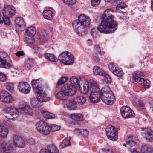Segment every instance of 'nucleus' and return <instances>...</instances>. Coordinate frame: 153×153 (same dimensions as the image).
Wrapping results in <instances>:
<instances>
[{
	"label": "nucleus",
	"instance_id": "obj_1",
	"mask_svg": "<svg viewBox=\"0 0 153 153\" xmlns=\"http://www.w3.org/2000/svg\"><path fill=\"white\" fill-rule=\"evenodd\" d=\"M114 12L111 9L106 10L102 15L101 25L97 27L98 30L101 33H109L114 32L117 29L118 24L114 19V16L111 13Z\"/></svg>",
	"mask_w": 153,
	"mask_h": 153
},
{
	"label": "nucleus",
	"instance_id": "obj_2",
	"mask_svg": "<svg viewBox=\"0 0 153 153\" xmlns=\"http://www.w3.org/2000/svg\"><path fill=\"white\" fill-rule=\"evenodd\" d=\"M78 18V20L73 21L72 26L78 34L83 35L86 34L87 28L90 24L91 20L88 17L84 15H80Z\"/></svg>",
	"mask_w": 153,
	"mask_h": 153
},
{
	"label": "nucleus",
	"instance_id": "obj_3",
	"mask_svg": "<svg viewBox=\"0 0 153 153\" xmlns=\"http://www.w3.org/2000/svg\"><path fill=\"white\" fill-rule=\"evenodd\" d=\"M86 101V98L83 96H77L69 100L64 101L63 104L70 110H75L77 109L76 105H82Z\"/></svg>",
	"mask_w": 153,
	"mask_h": 153
},
{
	"label": "nucleus",
	"instance_id": "obj_4",
	"mask_svg": "<svg viewBox=\"0 0 153 153\" xmlns=\"http://www.w3.org/2000/svg\"><path fill=\"white\" fill-rule=\"evenodd\" d=\"M3 19L5 25H9L10 23L9 18L14 16L16 10L13 6L8 5L5 7L2 10Z\"/></svg>",
	"mask_w": 153,
	"mask_h": 153
},
{
	"label": "nucleus",
	"instance_id": "obj_5",
	"mask_svg": "<svg viewBox=\"0 0 153 153\" xmlns=\"http://www.w3.org/2000/svg\"><path fill=\"white\" fill-rule=\"evenodd\" d=\"M143 73L140 71H136L133 74V82L134 83L135 82H140L143 84V87L145 89L149 88L150 86V81L140 77L143 76Z\"/></svg>",
	"mask_w": 153,
	"mask_h": 153
},
{
	"label": "nucleus",
	"instance_id": "obj_6",
	"mask_svg": "<svg viewBox=\"0 0 153 153\" xmlns=\"http://www.w3.org/2000/svg\"><path fill=\"white\" fill-rule=\"evenodd\" d=\"M58 59L65 65H70L74 62V58L72 55L68 51L62 53L59 55Z\"/></svg>",
	"mask_w": 153,
	"mask_h": 153
},
{
	"label": "nucleus",
	"instance_id": "obj_7",
	"mask_svg": "<svg viewBox=\"0 0 153 153\" xmlns=\"http://www.w3.org/2000/svg\"><path fill=\"white\" fill-rule=\"evenodd\" d=\"M36 126L38 131L42 134L47 135L51 132L50 126L43 121L40 120L37 122Z\"/></svg>",
	"mask_w": 153,
	"mask_h": 153
},
{
	"label": "nucleus",
	"instance_id": "obj_8",
	"mask_svg": "<svg viewBox=\"0 0 153 153\" xmlns=\"http://www.w3.org/2000/svg\"><path fill=\"white\" fill-rule=\"evenodd\" d=\"M106 132L108 138L112 141H115L118 138L117 132L114 126H108L106 128Z\"/></svg>",
	"mask_w": 153,
	"mask_h": 153
},
{
	"label": "nucleus",
	"instance_id": "obj_9",
	"mask_svg": "<svg viewBox=\"0 0 153 153\" xmlns=\"http://www.w3.org/2000/svg\"><path fill=\"white\" fill-rule=\"evenodd\" d=\"M9 58V56L6 53L0 52V67L7 69H9L11 67V63L7 62Z\"/></svg>",
	"mask_w": 153,
	"mask_h": 153
},
{
	"label": "nucleus",
	"instance_id": "obj_10",
	"mask_svg": "<svg viewBox=\"0 0 153 153\" xmlns=\"http://www.w3.org/2000/svg\"><path fill=\"white\" fill-rule=\"evenodd\" d=\"M120 111L121 115L125 119L133 118L135 116L133 111L127 106L122 107Z\"/></svg>",
	"mask_w": 153,
	"mask_h": 153
},
{
	"label": "nucleus",
	"instance_id": "obj_11",
	"mask_svg": "<svg viewBox=\"0 0 153 153\" xmlns=\"http://www.w3.org/2000/svg\"><path fill=\"white\" fill-rule=\"evenodd\" d=\"M4 113L8 114V117L9 119H14L19 115L18 109L11 107H7L3 110Z\"/></svg>",
	"mask_w": 153,
	"mask_h": 153
},
{
	"label": "nucleus",
	"instance_id": "obj_12",
	"mask_svg": "<svg viewBox=\"0 0 153 153\" xmlns=\"http://www.w3.org/2000/svg\"><path fill=\"white\" fill-rule=\"evenodd\" d=\"M13 144L14 145L18 148L24 147L25 143L22 137L17 134H14L12 137Z\"/></svg>",
	"mask_w": 153,
	"mask_h": 153
},
{
	"label": "nucleus",
	"instance_id": "obj_13",
	"mask_svg": "<svg viewBox=\"0 0 153 153\" xmlns=\"http://www.w3.org/2000/svg\"><path fill=\"white\" fill-rule=\"evenodd\" d=\"M108 94H105L104 95H101V99L105 103L111 105H112L115 101V97L112 92L110 94L111 96H109Z\"/></svg>",
	"mask_w": 153,
	"mask_h": 153
},
{
	"label": "nucleus",
	"instance_id": "obj_14",
	"mask_svg": "<svg viewBox=\"0 0 153 153\" xmlns=\"http://www.w3.org/2000/svg\"><path fill=\"white\" fill-rule=\"evenodd\" d=\"M18 88L19 91L23 93H28L30 90V87L26 82L20 81L18 83Z\"/></svg>",
	"mask_w": 153,
	"mask_h": 153
},
{
	"label": "nucleus",
	"instance_id": "obj_15",
	"mask_svg": "<svg viewBox=\"0 0 153 153\" xmlns=\"http://www.w3.org/2000/svg\"><path fill=\"white\" fill-rule=\"evenodd\" d=\"M35 93H36L37 97L42 103L51 99V97L48 96L43 90V88H40V90L38 91V92H35Z\"/></svg>",
	"mask_w": 153,
	"mask_h": 153
},
{
	"label": "nucleus",
	"instance_id": "obj_16",
	"mask_svg": "<svg viewBox=\"0 0 153 153\" xmlns=\"http://www.w3.org/2000/svg\"><path fill=\"white\" fill-rule=\"evenodd\" d=\"M63 87L69 96H72L74 95L76 92L77 88L74 85L66 84Z\"/></svg>",
	"mask_w": 153,
	"mask_h": 153
},
{
	"label": "nucleus",
	"instance_id": "obj_17",
	"mask_svg": "<svg viewBox=\"0 0 153 153\" xmlns=\"http://www.w3.org/2000/svg\"><path fill=\"white\" fill-rule=\"evenodd\" d=\"M1 100L2 102L7 103L12 102L13 100L12 96L7 91L2 92L1 93Z\"/></svg>",
	"mask_w": 153,
	"mask_h": 153
},
{
	"label": "nucleus",
	"instance_id": "obj_18",
	"mask_svg": "<svg viewBox=\"0 0 153 153\" xmlns=\"http://www.w3.org/2000/svg\"><path fill=\"white\" fill-rule=\"evenodd\" d=\"M18 113L20 112L22 114L26 115H32L33 111L32 108L28 105H25L21 108L18 109Z\"/></svg>",
	"mask_w": 153,
	"mask_h": 153
},
{
	"label": "nucleus",
	"instance_id": "obj_19",
	"mask_svg": "<svg viewBox=\"0 0 153 153\" xmlns=\"http://www.w3.org/2000/svg\"><path fill=\"white\" fill-rule=\"evenodd\" d=\"M100 93L91 92L89 99L91 102L93 103L98 102L100 100Z\"/></svg>",
	"mask_w": 153,
	"mask_h": 153
},
{
	"label": "nucleus",
	"instance_id": "obj_20",
	"mask_svg": "<svg viewBox=\"0 0 153 153\" xmlns=\"http://www.w3.org/2000/svg\"><path fill=\"white\" fill-rule=\"evenodd\" d=\"M68 96L65 89L62 87V91L58 92L56 96L57 98L61 100H65L68 98Z\"/></svg>",
	"mask_w": 153,
	"mask_h": 153
},
{
	"label": "nucleus",
	"instance_id": "obj_21",
	"mask_svg": "<svg viewBox=\"0 0 153 153\" xmlns=\"http://www.w3.org/2000/svg\"><path fill=\"white\" fill-rule=\"evenodd\" d=\"M30 104L34 108H38L42 106L43 104L37 97L36 98H32L30 100Z\"/></svg>",
	"mask_w": 153,
	"mask_h": 153
},
{
	"label": "nucleus",
	"instance_id": "obj_22",
	"mask_svg": "<svg viewBox=\"0 0 153 153\" xmlns=\"http://www.w3.org/2000/svg\"><path fill=\"white\" fill-rule=\"evenodd\" d=\"M145 137L148 141H152L153 140V131L149 128H145Z\"/></svg>",
	"mask_w": 153,
	"mask_h": 153
},
{
	"label": "nucleus",
	"instance_id": "obj_23",
	"mask_svg": "<svg viewBox=\"0 0 153 153\" xmlns=\"http://www.w3.org/2000/svg\"><path fill=\"white\" fill-rule=\"evenodd\" d=\"M41 81L39 79H33L31 81V84L34 91L38 92V91L40 90V88H43L42 87L40 86Z\"/></svg>",
	"mask_w": 153,
	"mask_h": 153
},
{
	"label": "nucleus",
	"instance_id": "obj_24",
	"mask_svg": "<svg viewBox=\"0 0 153 153\" xmlns=\"http://www.w3.org/2000/svg\"><path fill=\"white\" fill-rule=\"evenodd\" d=\"M71 137H70L65 138L60 145L61 148H63L71 145Z\"/></svg>",
	"mask_w": 153,
	"mask_h": 153
},
{
	"label": "nucleus",
	"instance_id": "obj_25",
	"mask_svg": "<svg viewBox=\"0 0 153 153\" xmlns=\"http://www.w3.org/2000/svg\"><path fill=\"white\" fill-rule=\"evenodd\" d=\"M93 72L94 74L101 76L105 75V72L102 68L97 66H94L93 69Z\"/></svg>",
	"mask_w": 153,
	"mask_h": 153
},
{
	"label": "nucleus",
	"instance_id": "obj_26",
	"mask_svg": "<svg viewBox=\"0 0 153 153\" xmlns=\"http://www.w3.org/2000/svg\"><path fill=\"white\" fill-rule=\"evenodd\" d=\"M12 146L5 143H1L0 145V153H3L6 151L9 150Z\"/></svg>",
	"mask_w": 153,
	"mask_h": 153
},
{
	"label": "nucleus",
	"instance_id": "obj_27",
	"mask_svg": "<svg viewBox=\"0 0 153 153\" xmlns=\"http://www.w3.org/2000/svg\"><path fill=\"white\" fill-rule=\"evenodd\" d=\"M44 18L48 20H51L53 18V15L52 11L50 10H45L43 13Z\"/></svg>",
	"mask_w": 153,
	"mask_h": 153
},
{
	"label": "nucleus",
	"instance_id": "obj_28",
	"mask_svg": "<svg viewBox=\"0 0 153 153\" xmlns=\"http://www.w3.org/2000/svg\"><path fill=\"white\" fill-rule=\"evenodd\" d=\"M91 92L100 93L98 85L95 81H93L91 83Z\"/></svg>",
	"mask_w": 153,
	"mask_h": 153
},
{
	"label": "nucleus",
	"instance_id": "obj_29",
	"mask_svg": "<svg viewBox=\"0 0 153 153\" xmlns=\"http://www.w3.org/2000/svg\"><path fill=\"white\" fill-rule=\"evenodd\" d=\"M8 129L4 126L0 125V137H6L8 134Z\"/></svg>",
	"mask_w": 153,
	"mask_h": 153
},
{
	"label": "nucleus",
	"instance_id": "obj_30",
	"mask_svg": "<svg viewBox=\"0 0 153 153\" xmlns=\"http://www.w3.org/2000/svg\"><path fill=\"white\" fill-rule=\"evenodd\" d=\"M36 30L35 28L33 27H28L26 30L27 34L31 37H33L36 34Z\"/></svg>",
	"mask_w": 153,
	"mask_h": 153
},
{
	"label": "nucleus",
	"instance_id": "obj_31",
	"mask_svg": "<svg viewBox=\"0 0 153 153\" xmlns=\"http://www.w3.org/2000/svg\"><path fill=\"white\" fill-rule=\"evenodd\" d=\"M15 22L16 27L23 28L25 27L24 22L22 18H17L15 20Z\"/></svg>",
	"mask_w": 153,
	"mask_h": 153
},
{
	"label": "nucleus",
	"instance_id": "obj_32",
	"mask_svg": "<svg viewBox=\"0 0 153 153\" xmlns=\"http://www.w3.org/2000/svg\"><path fill=\"white\" fill-rule=\"evenodd\" d=\"M44 57L50 61L56 62L57 60L54 55L51 53H45L44 55Z\"/></svg>",
	"mask_w": 153,
	"mask_h": 153
},
{
	"label": "nucleus",
	"instance_id": "obj_33",
	"mask_svg": "<svg viewBox=\"0 0 153 153\" xmlns=\"http://www.w3.org/2000/svg\"><path fill=\"white\" fill-rule=\"evenodd\" d=\"M70 117L73 120L77 121H82L83 119L82 115L80 114H72L70 115Z\"/></svg>",
	"mask_w": 153,
	"mask_h": 153
},
{
	"label": "nucleus",
	"instance_id": "obj_34",
	"mask_svg": "<svg viewBox=\"0 0 153 153\" xmlns=\"http://www.w3.org/2000/svg\"><path fill=\"white\" fill-rule=\"evenodd\" d=\"M81 92L83 94H86L88 91L89 89V85L88 82H86L83 85V87L81 88L80 87V89Z\"/></svg>",
	"mask_w": 153,
	"mask_h": 153
},
{
	"label": "nucleus",
	"instance_id": "obj_35",
	"mask_svg": "<svg viewBox=\"0 0 153 153\" xmlns=\"http://www.w3.org/2000/svg\"><path fill=\"white\" fill-rule=\"evenodd\" d=\"M47 149L51 153H59V150L55 145H49L47 147Z\"/></svg>",
	"mask_w": 153,
	"mask_h": 153
},
{
	"label": "nucleus",
	"instance_id": "obj_36",
	"mask_svg": "<svg viewBox=\"0 0 153 153\" xmlns=\"http://www.w3.org/2000/svg\"><path fill=\"white\" fill-rule=\"evenodd\" d=\"M111 92H112L111 91L110 88L106 86L103 88L101 89L100 95H104L105 94H108L109 96H111L110 94Z\"/></svg>",
	"mask_w": 153,
	"mask_h": 153
},
{
	"label": "nucleus",
	"instance_id": "obj_37",
	"mask_svg": "<svg viewBox=\"0 0 153 153\" xmlns=\"http://www.w3.org/2000/svg\"><path fill=\"white\" fill-rule=\"evenodd\" d=\"M79 82L78 79L74 76L71 77L70 79V82L71 84L72 85H78L79 87V89H80V86L79 83Z\"/></svg>",
	"mask_w": 153,
	"mask_h": 153
},
{
	"label": "nucleus",
	"instance_id": "obj_38",
	"mask_svg": "<svg viewBox=\"0 0 153 153\" xmlns=\"http://www.w3.org/2000/svg\"><path fill=\"white\" fill-rule=\"evenodd\" d=\"M152 149L146 145L142 146L141 148V152L142 153H149Z\"/></svg>",
	"mask_w": 153,
	"mask_h": 153
},
{
	"label": "nucleus",
	"instance_id": "obj_39",
	"mask_svg": "<svg viewBox=\"0 0 153 153\" xmlns=\"http://www.w3.org/2000/svg\"><path fill=\"white\" fill-rule=\"evenodd\" d=\"M43 116L47 119L53 118L55 117L54 114L47 111H44L43 112Z\"/></svg>",
	"mask_w": 153,
	"mask_h": 153
},
{
	"label": "nucleus",
	"instance_id": "obj_40",
	"mask_svg": "<svg viewBox=\"0 0 153 153\" xmlns=\"http://www.w3.org/2000/svg\"><path fill=\"white\" fill-rule=\"evenodd\" d=\"M112 73L115 75L119 77H121L123 75V72L122 71L117 68L113 71Z\"/></svg>",
	"mask_w": 153,
	"mask_h": 153
},
{
	"label": "nucleus",
	"instance_id": "obj_41",
	"mask_svg": "<svg viewBox=\"0 0 153 153\" xmlns=\"http://www.w3.org/2000/svg\"><path fill=\"white\" fill-rule=\"evenodd\" d=\"M6 87L7 90L12 92L13 91L14 86L13 83L11 82H7L6 84Z\"/></svg>",
	"mask_w": 153,
	"mask_h": 153
},
{
	"label": "nucleus",
	"instance_id": "obj_42",
	"mask_svg": "<svg viewBox=\"0 0 153 153\" xmlns=\"http://www.w3.org/2000/svg\"><path fill=\"white\" fill-rule=\"evenodd\" d=\"M49 126L50 127L51 132L58 131L60 128V127L59 126L56 125L52 124Z\"/></svg>",
	"mask_w": 153,
	"mask_h": 153
},
{
	"label": "nucleus",
	"instance_id": "obj_43",
	"mask_svg": "<svg viewBox=\"0 0 153 153\" xmlns=\"http://www.w3.org/2000/svg\"><path fill=\"white\" fill-rule=\"evenodd\" d=\"M68 79L65 76H63L61 77L58 81L57 83L58 85H60L65 83Z\"/></svg>",
	"mask_w": 153,
	"mask_h": 153
},
{
	"label": "nucleus",
	"instance_id": "obj_44",
	"mask_svg": "<svg viewBox=\"0 0 153 153\" xmlns=\"http://www.w3.org/2000/svg\"><path fill=\"white\" fill-rule=\"evenodd\" d=\"M63 2L68 5H72L76 2V0H62Z\"/></svg>",
	"mask_w": 153,
	"mask_h": 153
},
{
	"label": "nucleus",
	"instance_id": "obj_45",
	"mask_svg": "<svg viewBox=\"0 0 153 153\" xmlns=\"http://www.w3.org/2000/svg\"><path fill=\"white\" fill-rule=\"evenodd\" d=\"M24 41L27 44L30 45L34 42V39L32 37L30 38L27 37L25 38Z\"/></svg>",
	"mask_w": 153,
	"mask_h": 153
},
{
	"label": "nucleus",
	"instance_id": "obj_46",
	"mask_svg": "<svg viewBox=\"0 0 153 153\" xmlns=\"http://www.w3.org/2000/svg\"><path fill=\"white\" fill-rule=\"evenodd\" d=\"M108 67L110 71L112 72L117 68V65L113 63H110L109 64Z\"/></svg>",
	"mask_w": 153,
	"mask_h": 153
},
{
	"label": "nucleus",
	"instance_id": "obj_47",
	"mask_svg": "<svg viewBox=\"0 0 153 153\" xmlns=\"http://www.w3.org/2000/svg\"><path fill=\"white\" fill-rule=\"evenodd\" d=\"M104 79L107 82L110 83L111 81V78L108 74H106L104 75Z\"/></svg>",
	"mask_w": 153,
	"mask_h": 153
},
{
	"label": "nucleus",
	"instance_id": "obj_48",
	"mask_svg": "<svg viewBox=\"0 0 153 153\" xmlns=\"http://www.w3.org/2000/svg\"><path fill=\"white\" fill-rule=\"evenodd\" d=\"M100 2V0H92L91 4L93 6L96 7L99 4Z\"/></svg>",
	"mask_w": 153,
	"mask_h": 153
},
{
	"label": "nucleus",
	"instance_id": "obj_49",
	"mask_svg": "<svg viewBox=\"0 0 153 153\" xmlns=\"http://www.w3.org/2000/svg\"><path fill=\"white\" fill-rule=\"evenodd\" d=\"M89 133L88 131L86 129L81 130V134L84 136H87L89 134Z\"/></svg>",
	"mask_w": 153,
	"mask_h": 153
},
{
	"label": "nucleus",
	"instance_id": "obj_50",
	"mask_svg": "<svg viewBox=\"0 0 153 153\" xmlns=\"http://www.w3.org/2000/svg\"><path fill=\"white\" fill-rule=\"evenodd\" d=\"M28 143L31 145H34L35 144L34 139L32 138H30L27 140Z\"/></svg>",
	"mask_w": 153,
	"mask_h": 153
},
{
	"label": "nucleus",
	"instance_id": "obj_51",
	"mask_svg": "<svg viewBox=\"0 0 153 153\" xmlns=\"http://www.w3.org/2000/svg\"><path fill=\"white\" fill-rule=\"evenodd\" d=\"M93 60L96 62H98L100 60V59L98 55L96 53H94L93 55Z\"/></svg>",
	"mask_w": 153,
	"mask_h": 153
},
{
	"label": "nucleus",
	"instance_id": "obj_52",
	"mask_svg": "<svg viewBox=\"0 0 153 153\" xmlns=\"http://www.w3.org/2000/svg\"><path fill=\"white\" fill-rule=\"evenodd\" d=\"M6 80V75L3 73L0 72V80L2 81H4Z\"/></svg>",
	"mask_w": 153,
	"mask_h": 153
},
{
	"label": "nucleus",
	"instance_id": "obj_53",
	"mask_svg": "<svg viewBox=\"0 0 153 153\" xmlns=\"http://www.w3.org/2000/svg\"><path fill=\"white\" fill-rule=\"evenodd\" d=\"M127 144L129 145L131 147H132L136 144V143L135 141L131 140L127 142Z\"/></svg>",
	"mask_w": 153,
	"mask_h": 153
},
{
	"label": "nucleus",
	"instance_id": "obj_54",
	"mask_svg": "<svg viewBox=\"0 0 153 153\" xmlns=\"http://www.w3.org/2000/svg\"><path fill=\"white\" fill-rule=\"evenodd\" d=\"M125 5L123 3L121 2L120 4L117 5L116 7V9H118L119 8H120L121 9H123L125 7Z\"/></svg>",
	"mask_w": 153,
	"mask_h": 153
},
{
	"label": "nucleus",
	"instance_id": "obj_55",
	"mask_svg": "<svg viewBox=\"0 0 153 153\" xmlns=\"http://www.w3.org/2000/svg\"><path fill=\"white\" fill-rule=\"evenodd\" d=\"M97 32V30L96 29H92L91 31V33L93 36H96Z\"/></svg>",
	"mask_w": 153,
	"mask_h": 153
},
{
	"label": "nucleus",
	"instance_id": "obj_56",
	"mask_svg": "<svg viewBox=\"0 0 153 153\" xmlns=\"http://www.w3.org/2000/svg\"><path fill=\"white\" fill-rule=\"evenodd\" d=\"M24 52L22 51H19L16 53V55L18 57L23 56L24 55Z\"/></svg>",
	"mask_w": 153,
	"mask_h": 153
},
{
	"label": "nucleus",
	"instance_id": "obj_57",
	"mask_svg": "<svg viewBox=\"0 0 153 153\" xmlns=\"http://www.w3.org/2000/svg\"><path fill=\"white\" fill-rule=\"evenodd\" d=\"M102 153H114L113 152L108 149H105L103 150Z\"/></svg>",
	"mask_w": 153,
	"mask_h": 153
},
{
	"label": "nucleus",
	"instance_id": "obj_58",
	"mask_svg": "<svg viewBox=\"0 0 153 153\" xmlns=\"http://www.w3.org/2000/svg\"><path fill=\"white\" fill-rule=\"evenodd\" d=\"M40 153H51L48 151V149H42L40 151Z\"/></svg>",
	"mask_w": 153,
	"mask_h": 153
},
{
	"label": "nucleus",
	"instance_id": "obj_59",
	"mask_svg": "<svg viewBox=\"0 0 153 153\" xmlns=\"http://www.w3.org/2000/svg\"><path fill=\"white\" fill-rule=\"evenodd\" d=\"M74 132L78 135L81 134V130H79L78 128H76L74 130Z\"/></svg>",
	"mask_w": 153,
	"mask_h": 153
},
{
	"label": "nucleus",
	"instance_id": "obj_60",
	"mask_svg": "<svg viewBox=\"0 0 153 153\" xmlns=\"http://www.w3.org/2000/svg\"><path fill=\"white\" fill-rule=\"evenodd\" d=\"M11 122L9 120H5V121H4V124L6 126H8V125L10 123V122Z\"/></svg>",
	"mask_w": 153,
	"mask_h": 153
},
{
	"label": "nucleus",
	"instance_id": "obj_61",
	"mask_svg": "<svg viewBox=\"0 0 153 153\" xmlns=\"http://www.w3.org/2000/svg\"><path fill=\"white\" fill-rule=\"evenodd\" d=\"M139 104L140 107L142 108H143L145 107V104L141 101L139 102Z\"/></svg>",
	"mask_w": 153,
	"mask_h": 153
},
{
	"label": "nucleus",
	"instance_id": "obj_62",
	"mask_svg": "<svg viewBox=\"0 0 153 153\" xmlns=\"http://www.w3.org/2000/svg\"><path fill=\"white\" fill-rule=\"evenodd\" d=\"M9 124L10 125H9L8 126L10 128H14V125L11 122H10V123Z\"/></svg>",
	"mask_w": 153,
	"mask_h": 153
},
{
	"label": "nucleus",
	"instance_id": "obj_63",
	"mask_svg": "<svg viewBox=\"0 0 153 153\" xmlns=\"http://www.w3.org/2000/svg\"><path fill=\"white\" fill-rule=\"evenodd\" d=\"M97 50L98 51L99 53H100L101 52V50L100 47L98 45H96L95 46Z\"/></svg>",
	"mask_w": 153,
	"mask_h": 153
},
{
	"label": "nucleus",
	"instance_id": "obj_64",
	"mask_svg": "<svg viewBox=\"0 0 153 153\" xmlns=\"http://www.w3.org/2000/svg\"><path fill=\"white\" fill-rule=\"evenodd\" d=\"M131 153H140L139 152L136 150L134 149Z\"/></svg>",
	"mask_w": 153,
	"mask_h": 153
}]
</instances>
